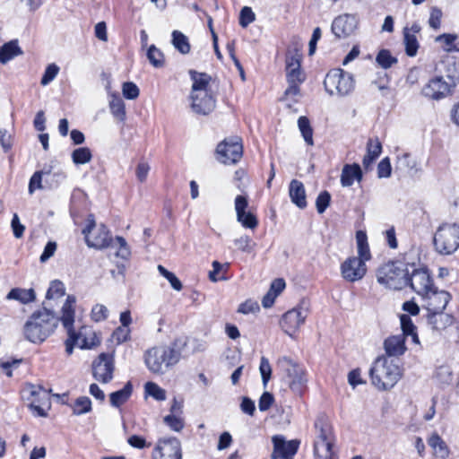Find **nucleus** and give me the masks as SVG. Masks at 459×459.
I'll use <instances>...</instances> for the list:
<instances>
[{"instance_id": "31", "label": "nucleus", "mask_w": 459, "mask_h": 459, "mask_svg": "<svg viewBox=\"0 0 459 459\" xmlns=\"http://www.w3.org/2000/svg\"><path fill=\"white\" fill-rule=\"evenodd\" d=\"M7 299L18 300L22 304L32 302L36 299V294L33 289H12L6 296Z\"/></svg>"}, {"instance_id": "54", "label": "nucleus", "mask_w": 459, "mask_h": 459, "mask_svg": "<svg viewBox=\"0 0 459 459\" xmlns=\"http://www.w3.org/2000/svg\"><path fill=\"white\" fill-rule=\"evenodd\" d=\"M234 244L239 250L246 253H251L253 251V246L255 245L252 239L247 235L236 238Z\"/></svg>"}, {"instance_id": "63", "label": "nucleus", "mask_w": 459, "mask_h": 459, "mask_svg": "<svg viewBox=\"0 0 459 459\" xmlns=\"http://www.w3.org/2000/svg\"><path fill=\"white\" fill-rule=\"evenodd\" d=\"M56 250V243L53 241H49L45 246L44 251L41 254L39 260L41 263L47 262L51 256L54 255Z\"/></svg>"}, {"instance_id": "51", "label": "nucleus", "mask_w": 459, "mask_h": 459, "mask_svg": "<svg viewBox=\"0 0 459 459\" xmlns=\"http://www.w3.org/2000/svg\"><path fill=\"white\" fill-rule=\"evenodd\" d=\"M59 72V67L56 64H50L47 66L44 74L40 80L42 85H48L52 82Z\"/></svg>"}, {"instance_id": "33", "label": "nucleus", "mask_w": 459, "mask_h": 459, "mask_svg": "<svg viewBox=\"0 0 459 459\" xmlns=\"http://www.w3.org/2000/svg\"><path fill=\"white\" fill-rule=\"evenodd\" d=\"M278 364L286 375L285 381L294 377L297 374H301V371L304 370L303 368L288 357L280 359Z\"/></svg>"}, {"instance_id": "20", "label": "nucleus", "mask_w": 459, "mask_h": 459, "mask_svg": "<svg viewBox=\"0 0 459 459\" xmlns=\"http://www.w3.org/2000/svg\"><path fill=\"white\" fill-rule=\"evenodd\" d=\"M437 70L453 88L459 83V60L448 57L440 62Z\"/></svg>"}, {"instance_id": "55", "label": "nucleus", "mask_w": 459, "mask_h": 459, "mask_svg": "<svg viewBox=\"0 0 459 459\" xmlns=\"http://www.w3.org/2000/svg\"><path fill=\"white\" fill-rule=\"evenodd\" d=\"M400 321H401V328L403 331V335L404 338L409 336L410 333L416 331V326L412 323L411 317L408 315H401L400 316Z\"/></svg>"}, {"instance_id": "27", "label": "nucleus", "mask_w": 459, "mask_h": 459, "mask_svg": "<svg viewBox=\"0 0 459 459\" xmlns=\"http://www.w3.org/2000/svg\"><path fill=\"white\" fill-rule=\"evenodd\" d=\"M189 75L193 81L191 95L195 93H201L202 91H208V86L212 77L206 73H199L195 70H189Z\"/></svg>"}, {"instance_id": "45", "label": "nucleus", "mask_w": 459, "mask_h": 459, "mask_svg": "<svg viewBox=\"0 0 459 459\" xmlns=\"http://www.w3.org/2000/svg\"><path fill=\"white\" fill-rule=\"evenodd\" d=\"M158 271L163 277H165L169 281L171 287L174 290H176L178 291L182 290L183 285H182L181 281L173 273L168 271L164 266H162L160 264L158 265Z\"/></svg>"}, {"instance_id": "10", "label": "nucleus", "mask_w": 459, "mask_h": 459, "mask_svg": "<svg viewBox=\"0 0 459 459\" xmlns=\"http://www.w3.org/2000/svg\"><path fill=\"white\" fill-rule=\"evenodd\" d=\"M333 437L331 427L321 423L317 440L314 444L316 459H333Z\"/></svg>"}, {"instance_id": "41", "label": "nucleus", "mask_w": 459, "mask_h": 459, "mask_svg": "<svg viewBox=\"0 0 459 459\" xmlns=\"http://www.w3.org/2000/svg\"><path fill=\"white\" fill-rule=\"evenodd\" d=\"M144 392L146 395L152 396L157 401H164L167 397L166 391L153 382H147L144 385Z\"/></svg>"}, {"instance_id": "56", "label": "nucleus", "mask_w": 459, "mask_h": 459, "mask_svg": "<svg viewBox=\"0 0 459 459\" xmlns=\"http://www.w3.org/2000/svg\"><path fill=\"white\" fill-rule=\"evenodd\" d=\"M392 167L388 157L384 158L377 165V177L379 178H389Z\"/></svg>"}, {"instance_id": "12", "label": "nucleus", "mask_w": 459, "mask_h": 459, "mask_svg": "<svg viewBox=\"0 0 459 459\" xmlns=\"http://www.w3.org/2000/svg\"><path fill=\"white\" fill-rule=\"evenodd\" d=\"M115 369L112 355L101 353L92 363V374L96 380L107 384L113 378Z\"/></svg>"}, {"instance_id": "43", "label": "nucleus", "mask_w": 459, "mask_h": 459, "mask_svg": "<svg viewBox=\"0 0 459 459\" xmlns=\"http://www.w3.org/2000/svg\"><path fill=\"white\" fill-rule=\"evenodd\" d=\"M376 60L377 64L384 69L390 68L394 64L397 63V59L393 56L389 50L382 49L378 52Z\"/></svg>"}, {"instance_id": "59", "label": "nucleus", "mask_w": 459, "mask_h": 459, "mask_svg": "<svg viewBox=\"0 0 459 459\" xmlns=\"http://www.w3.org/2000/svg\"><path fill=\"white\" fill-rule=\"evenodd\" d=\"M457 39V36L456 35H453V34H442V35H439L437 38V41L438 42H442L445 44V49L446 51H452V50H455V47L454 46V43L455 41V39Z\"/></svg>"}, {"instance_id": "28", "label": "nucleus", "mask_w": 459, "mask_h": 459, "mask_svg": "<svg viewBox=\"0 0 459 459\" xmlns=\"http://www.w3.org/2000/svg\"><path fill=\"white\" fill-rule=\"evenodd\" d=\"M132 393L133 385L130 381H128L122 389L113 392L109 394L110 405L115 408H119L129 400Z\"/></svg>"}, {"instance_id": "11", "label": "nucleus", "mask_w": 459, "mask_h": 459, "mask_svg": "<svg viewBox=\"0 0 459 459\" xmlns=\"http://www.w3.org/2000/svg\"><path fill=\"white\" fill-rule=\"evenodd\" d=\"M422 307L427 309L428 312H441L444 311L448 302L451 299V295L446 290H439L435 287H432L428 290V293H424L421 296Z\"/></svg>"}, {"instance_id": "7", "label": "nucleus", "mask_w": 459, "mask_h": 459, "mask_svg": "<svg viewBox=\"0 0 459 459\" xmlns=\"http://www.w3.org/2000/svg\"><path fill=\"white\" fill-rule=\"evenodd\" d=\"M216 159L223 164H236L243 155V146L239 137H230L221 142L216 148Z\"/></svg>"}, {"instance_id": "61", "label": "nucleus", "mask_w": 459, "mask_h": 459, "mask_svg": "<svg viewBox=\"0 0 459 459\" xmlns=\"http://www.w3.org/2000/svg\"><path fill=\"white\" fill-rule=\"evenodd\" d=\"M288 82L301 83L305 80V76L300 68H292L286 70Z\"/></svg>"}, {"instance_id": "37", "label": "nucleus", "mask_w": 459, "mask_h": 459, "mask_svg": "<svg viewBox=\"0 0 459 459\" xmlns=\"http://www.w3.org/2000/svg\"><path fill=\"white\" fill-rule=\"evenodd\" d=\"M298 126L306 143L310 146L314 145L313 128L309 119L305 116L299 117L298 119Z\"/></svg>"}, {"instance_id": "38", "label": "nucleus", "mask_w": 459, "mask_h": 459, "mask_svg": "<svg viewBox=\"0 0 459 459\" xmlns=\"http://www.w3.org/2000/svg\"><path fill=\"white\" fill-rule=\"evenodd\" d=\"M147 58L149 62L156 68H160L165 65V57L163 53L156 48L155 45H151L147 50Z\"/></svg>"}, {"instance_id": "16", "label": "nucleus", "mask_w": 459, "mask_h": 459, "mask_svg": "<svg viewBox=\"0 0 459 459\" xmlns=\"http://www.w3.org/2000/svg\"><path fill=\"white\" fill-rule=\"evenodd\" d=\"M272 441L273 444L272 459H293L299 446V440L286 441L282 436H274Z\"/></svg>"}, {"instance_id": "5", "label": "nucleus", "mask_w": 459, "mask_h": 459, "mask_svg": "<svg viewBox=\"0 0 459 459\" xmlns=\"http://www.w3.org/2000/svg\"><path fill=\"white\" fill-rule=\"evenodd\" d=\"M433 242L439 254H453L459 247V225L456 223L440 225L435 233Z\"/></svg>"}, {"instance_id": "52", "label": "nucleus", "mask_w": 459, "mask_h": 459, "mask_svg": "<svg viewBox=\"0 0 459 459\" xmlns=\"http://www.w3.org/2000/svg\"><path fill=\"white\" fill-rule=\"evenodd\" d=\"M108 309L102 304H96L91 309V319L95 322H100L107 319Z\"/></svg>"}, {"instance_id": "30", "label": "nucleus", "mask_w": 459, "mask_h": 459, "mask_svg": "<svg viewBox=\"0 0 459 459\" xmlns=\"http://www.w3.org/2000/svg\"><path fill=\"white\" fill-rule=\"evenodd\" d=\"M22 54L17 40H11L0 48V63L6 64L11 59Z\"/></svg>"}, {"instance_id": "50", "label": "nucleus", "mask_w": 459, "mask_h": 459, "mask_svg": "<svg viewBox=\"0 0 459 459\" xmlns=\"http://www.w3.org/2000/svg\"><path fill=\"white\" fill-rule=\"evenodd\" d=\"M255 19V15L252 9L248 6H244L239 14V24L243 28L247 27Z\"/></svg>"}, {"instance_id": "4", "label": "nucleus", "mask_w": 459, "mask_h": 459, "mask_svg": "<svg viewBox=\"0 0 459 459\" xmlns=\"http://www.w3.org/2000/svg\"><path fill=\"white\" fill-rule=\"evenodd\" d=\"M409 270L402 262H388L378 268L377 281L393 290H402L408 286Z\"/></svg>"}, {"instance_id": "24", "label": "nucleus", "mask_w": 459, "mask_h": 459, "mask_svg": "<svg viewBox=\"0 0 459 459\" xmlns=\"http://www.w3.org/2000/svg\"><path fill=\"white\" fill-rule=\"evenodd\" d=\"M428 324L433 330L441 331L453 324L454 318L451 315L444 313V311L428 312Z\"/></svg>"}, {"instance_id": "9", "label": "nucleus", "mask_w": 459, "mask_h": 459, "mask_svg": "<svg viewBox=\"0 0 459 459\" xmlns=\"http://www.w3.org/2000/svg\"><path fill=\"white\" fill-rule=\"evenodd\" d=\"M152 457V459H182L179 439L174 437L159 438Z\"/></svg>"}, {"instance_id": "39", "label": "nucleus", "mask_w": 459, "mask_h": 459, "mask_svg": "<svg viewBox=\"0 0 459 459\" xmlns=\"http://www.w3.org/2000/svg\"><path fill=\"white\" fill-rule=\"evenodd\" d=\"M72 160L76 165L86 164L92 159V153L88 147H80L72 152Z\"/></svg>"}, {"instance_id": "58", "label": "nucleus", "mask_w": 459, "mask_h": 459, "mask_svg": "<svg viewBox=\"0 0 459 459\" xmlns=\"http://www.w3.org/2000/svg\"><path fill=\"white\" fill-rule=\"evenodd\" d=\"M260 310V307L257 304V302L253 301L251 299L246 300L245 302L241 303L238 308V312L247 315L250 313H255Z\"/></svg>"}, {"instance_id": "40", "label": "nucleus", "mask_w": 459, "mask_h": 459, "mask_svg": "<svg viewBox=\"0 0 459 459\" xmlns=\"http://www.w3.org/2000/svg\"><path fill=\"white\" fill-rule=\"evenodd\" d=\"M112 247H117L116 256L123 260H128L131 256V250L126 240L120 236H117L115 238V244L112 243Z\"/></svg>"}, {"instance_id": "21", "label": "nucleus", "mask_w": 459, "mask_h": 459, "mask_svg": "<svg viewBox=\"0 0 459 459\" xmlns=\"http://www.w3.org/2000/svg\"><path fill=\"white\" fill-rule=\"evenodd\" d=\"M191 100L192 108L197 114L207 115L215 108V100L212 93L208 91L195 93V95H191Z\"/></svg>"}, {"instance_id": "60", "label": "nucleus", "mask_w": 459, "mask_h": 459, "mask_svg": "<svg viewBox=\"0 0 459 459\" xmlns=\"http://www.w3.org/2000/svg\"><path fill=\"white\" fill-rule=\"evenodd\" d=\"M274 402L273 395L269 392H264L258 402V407L261 411H265L270 409Z\"/></svg>"}, {"instance_id": "57", "label": "nucleus", "mask_w": 459, "mask_h": 459, "mask_svg": "<svg viewBox=\"0 0 459 459\" xmlns=\"http://www.w3.org/2000/svg\"><path fill=\"white\" fill-rule=\"evenodd\" d=\"M442 15L443 13L441 9H439L438 7L431 8L429 24L432 29L437 30L440 28Z\"/></svg>"}, {"instance_id": "19", "label": "nucleus", "mask_w": 459, "mask_h": 459, "mask_svg": "<svg viewBox=\"0 0 459 459\" xmlns=\"http://www.w3.org/2000/svg\"><path fill=\"white\" fill-rule=\"evenodd\" d=\"M248 206L247 198L244 195H237L235 198V210L237 220L241 225L247 229L254 230L258 225V221L255 214L246 212Z\"/></svg>"}, {"instance_id": "26", "label": "nucleus", "mask_w": 459, "mask_h": 459, "mask_svg": "<svg viewBox=\"0 0 459 459\" xmlns=\"http://www.w3.org/2000/svg\"><path fill=\"white\" fill-rule=\"evenodd\" d=\"M428 445L433 450V454L436 457L446 459L449 456V447L437 433L434 432L431 434L428 438Z\"/></svg>"}, {"instance_id": "1", "label": "nucleus", "mask_w": 459, "mask_h": 459, "mask_svg": "<svg viewBox=\"0 0 459 459\" xmlns=\"http://www.w3.org/2000/svg\"><path fill=\"white\" fill-rule=\"evenodd\" d=\"M59 321V317L49 309L34 312L24 325L26 339L34 343L44 342L57 327Z\"/></svg>"}, {"instance_id": "42", "label": "nucleus", "mask_w": 459, "mask_h": 459, "mask_svg": "<svg viewBox=\"0 0 459 459\" xmlns=\"http://www.w3.org/2000/svg\"><path fill=\"white\" fill-rule=\"evenodd\" d=\"M91 411V401L87 396L77 398L73 406V412L75 415H81Z\"/></svg>"}, {"instance_id": "49", "label": "nucleus", "mask_w": 459, "mask_h": 459, "mask_svg": "<svg viewBox=\"0 0 459 459\" xmlns=\"http://www.w3.org/2000/svg\"><path fill=\"white\" fill-rule=\"evenodd\" d=\"M259 371L262 377L263 385L264 387H266L272 375V368L267 358H261Z\"/></svg>"}, {"instance_id": "34", "label": "nucleus", "mask_w": 459, "mask_h": 459, "mask_svg": "<svg viewBox=\"0 0 459 459\" xmlns=\"http://www.w3.org/2000/svg\"><path fill=\"white\" fill-rule=\"evenodd\" d=\"M172 45L183 55L188 54L191 49L187 37L179 30L172 32Z\"/></svg>"}, {"instance_id": "14", "label": "nucleus", "mask_w": 459, "mask_h": 459, "mask_svg": "<svg viewBox=\"0 0 459 459\" xmlns=\"http://www.w3.org/2000/svg\"><path fill=\"white\" fill-rule=\"evenodd\" d=\"M307 316L306 310L300 307L292 308L282 315L280 325L285 333L293 337L297 330L304 324Z\"/></svg>"}, {"instance_id": "35", "label": "nucleus", "mask_w": 459, "mask_h": 459, "mask_svg": "<svg viewBox=\"0 0 459 459\" xmlns=\"http://www.w3.org/2000/svg\"><path fill=\"white\" fill-rule=\"evenodd\" d=\"M290 390L299 395H301L307 387V379L306 377L305 370L301 374H297L294 377L286 381Z\"/></svg>"}, {"instance_id": "3", "label": "nucleus", "mask_w": 459, "mask_h": 459, "mask_svg": "<svg viewBox=\"0 0 459 459\" xmlns=\"http://www.w3.org/2000/svg\"><path fill=\"white\" fill-rule=\"evenodd\" d=\"M180 356V351L173 346L153 347L145 352L144 362L152 373L163 374L179 361Z\"/></svg>"}, {"instance_id": "15", "label": "nucleus", "mask_w": 459, "mask_h": 459, "mask_svg": "<svg viewBox=\"0 0 459 459\" xmlns=\"http://www.w3.org/2000/svg\"><path fill=\"white\" fill-rule=\"evenodd\" d=\"M408 286H410L420 297L434 287L433 280L427 269H413L409 272Z\"/></svg>"}, {"instance_id": "17", "label": "nucleus", "mask_w": 459, "mask_h": 459, "mask_svg": "<svg viewBox=\"0 0 459 459\" xmlns=\"http://www.w3.org/2000/svg\"><path fill=\"white\" fill-rule=\"evenodd\" d=\"M358 21L352 14H342L334 18L331 30L336 39H346L357 29Z\"/></svg>"}, {"instance_id": "2", "label": "nucleus", "mask_w": 459, "mask_h": 459, "mask_svg": "<svg viewBox=\"0 0 459 459\" xmlns=\"http://www.w3.org/2000/svg\"><path fill=\"white\" fill-rule=\"evenodd\" d=\"M372 384L379 390L392 388L401 378L402 371L394 359L380 356L369 370Z\"/></svg>"}, {"instance_id": "44", "label": "nucleus", "mask_w": 459, "mask_h": 459, "mask_svg": "<svg viewBox=\"0 0 459 459\" xmlns=\"http://www.w3.org/2000/svg\"><path fill=\"white\" fill-rule=\"evenodd\" d=\"M164 423L176 432L181 431L185 427L184 420L176 414H169L163 419Z\"/></svg>"}, {"instance_id": "8", "label": "nucleus", "mask_w": 459, "mask_h": 459, "mask_svg": "<svg viewBox=\"0 0 459 459\" xmlns=\"http://www.w3.org/2000/svg\"><path fill=\"white\" fill-rule=\"evenodd\" d=\"M85 236V241L88 247L96 249H104L111 247L113 239L108 228L100 224L95 230V221L91 220L88 225L82 230Z\"/></svg>"}, {"instance_id": "62", "label": "nucleus", "mask_w": 459, "mask_h": 459, "mask_svg": "<svg viewBox=\"0 0 459 459\" xmlns=\"http://www.w3.org/2000/svg\"><path fill=\"white\" fill-rule=\"evenodd\" d=\"M11 226L16 238H20L23 236L25 227L20 222L19 217L16 213L13 216Z\"/></svg>"}, {"instance_id": "53", "label": "nucleus", "mask_w": 459, "mask_h": 459, "mask_svg": "<svg viewBox=\"0 0 459 459\" xmlns=\"http://www.w3.org/2000/svg\"><path fill=\"white\" fill-rule=\"evenodd\" d=\"M65 328L66 329L68 333V338L65 341V351L67 352V354L70 355L73 353L74 345L77 343V341L79 339V335L74 331V325Z\"/></svg>"}, {"instance_id": "13", "label": "nucleus", "mask_w": 459, "mask_h": 459, "mask_svg": "<svg viewBox=\"0 0 459 459\" xmlns=\"http://www.w3.org/2000/svg\"><path fill=\"white\" fill-rule=\"evenodd\" d=\"M366 264L363 263L361 258L356 256L348 257L341 264L342 277L349 282L360 281L366 275Z\"/></svg>"}, {"instance_id": "36", "label": "nucleus", "mask_w": 459, "mask_h": 459, "mask_svg": "<svg viewBox=\"0 0 459 459\" xmlns=\"http://www.w3.org/2000/svg\"><path fill=\"white\" fill-rule=\"evenodd\" d=\"M403 42L405 46V53L408 56H415L419 49V42L414 34L409 32L408 28L403 30Z\"/></svg>"}, {"instance_id": "47", "label": "nucleus", "mask_w": 459, "mask_h": 459, "mask_svg": "<svg viewBox=\"0 0 459 459\" xmlns=\"http://www.w3.org/2000/svg\"><path fill=\"white\" fill-rule=\"evenodd\" d=\"M122 93L127 100H135L140 94V90L134 82H126L122 85Z\"/></svg>"}, {"instance_id": "48", "label": "nucleus", "mask_w": 459, "mask_h": 459, "mask_svg": "<svg viewBox=\"0 0 459 459\" xmlns=\"http://www.w3.org/2000/svg\"><path fill=\"white\" fill-rule=\"evenodd\" d=\"M65 295V287L62 281H54L47 291L46 298L48 299L59 298Z\"/></svg>"}, {"instance_id": "23", "label": "nucleus", "mask_w": 459, "mask_h": 459, "mask_svg": "<svg viewBox=\"0 0 459 459\" xmlns=\"http://www.w3.org/2000/svg\"><path fill=\"white\" fill-rule=\"evenodd\" d=\"M289 195L291 202L299 209H305L307 205L306 190L303 183L298 179H292L289 186Z\"/></svg>"}, {"instance_id": "25", "label": "nucleus", "mask_w": 459, "mask_h": 459, "mask_svg": "<svg viewBox=\"0 0 459 459\" xmlns=\"http://www.w3.org/2000/svg\"><path fill=\"white\" fill-rule=\"evenodd\" d=\"M361 179L362 171L359 164L344 165L341 175V184L342 186H351L354 180L360 181Z\"/></svg>"}, {"instance_id": "64", "label": "nucleus", "mask_w": 459, "mask_h": 459, "mask_svg": "<svg viewBox=\"0 0 459 459\" xmlns=\"http://www.w3.org/2000/svg\"><path fill=\"white\" fill-rule=\"evenodd\" d=\"M0 143L4 152H8L12 148V135L6 129H0Z\"/></svg>"}, {"instance_id": "18", "label": "nucleus", "mask_w": 459, "mask_h": 459, "mask_svg": "<svg viewBox=\"0 0 459 459\" xmlns=\"http://www.w3.org/2000/svg\"><path fill=\"white\" fill-rule=\"evenodd\" d=\"M453 86L440 74L431 79L422 89V94L432 100H440L448 95Z\"/></svg>"}, {"instance_id": "32", "label": "nucleus", "mask_w": 459, "mask_h": 459, "mask_svg": "<svg viewBox=\"0 0 459 459\" xmlns=\"http://www.w3.org/2000/svg\"><path fill=\"white\" fill-rule=\"evenodd\" d=\"M111 114L120 122H124L126 117V106L124 100L117 93L111 94L109 101Z\"/></svg>"}, {"instance_id": "46", "label": "nucleus", "mask_w": 459, "mask_h": 459, "mask_svg": "<svg viewBox=\"0 0 459 459\" xmlns=\"http://www.w3.org/2000/svg\"><path fill=\"white\" fill-rule=\"evenodd\" d=\"M331 202V195L328 191L321 192L316 200V207L318 213L322 214L328 208Z\"/></svg>"}, {"instance_id": "22", "label": "nucleus", "mask_w": 459, "mask_h": 459, "mask_svg": "<svg viewBox=\"0 0 459 459\" xmlns=\"http://www.w3.org/2000/svg\"><path fill=\"white\" fill-rule=\"evenodd\" d=\"M384 349L385 357L389 359L403 355L407 350L404 336L403 334L389 336L384 342Z\"/></svg>"}, {"instance_id": "6", "label": "nucleus", "mask_w": 459, "mask_h": 459, "mask_svg": "<svg viewBox=\"0 0 459 459\" xmlns=\"http://www.w3.org/2000/svg\"><path fill=\"white\" fill-rule=\"evenodd\" d=\"M324 86L329 95L343 97L353 91L354 79L342 69H333L326 74Z\"/></svg>"}, {"instance_id": "29", "label": "nucleus", "mask_w": 459, "mask_h": 459, "mask_svg": "<svg viewBox=\"0 0 459 459\" xmlns=\"http://www.w3.org/2000/svg\"><path fill=\"white\" fill-rule=\"evenodd\" d=\"M75 297L69 295L62 307V316L59 318L64 327L73 326L74 323Z\"/></svg>"}]
</instances>
